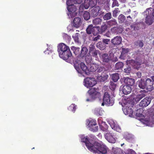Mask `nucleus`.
Here are the masks:
<instances>
[{
    "mask_svg": "<svg viewBox=\"0 0 154 154\" xmlns=\"http://www.w3.org/2000/svg\"><path fill=\"white\" fill-rule=\"evenodd\" d=\"M91 127H89V129L93 132H97L98 130V127L97 125L92 126Z\"/></svg>",
    "mask_w": 154,
    "mask_h": 154,
    "instance_id": "nucleus-43",
    "label": "nucleus"
},
{
    "mask_svg": "<svg viewBox=\"0 0 154 154\" xmlns=\"http://www.w3.org/2000/svg\"><path fill=\"white\" fill-rule=\"evenodd\" d=\"M123 30L122 28L119 26L111 28L110 32L112 34H118L122 33Z\"/></svg>",
    "mask_w": 154,
    "mask_h": 154,
    "instance_id": "nucleus-14",
    "label": "nucleus"
},
{
    "mask_svg": "<svg viewBox=\"0 0 154 154\" xmlns=\"http://www.w3.org/2000/svg\"><path fill=\"white\" fill-rule=\"evenodd\" d=\"M118 19L119 22L120 23H124L125 19V16L122 14H121L118 17Z\"/></svg>",
    "mask_w": 154,
    "mask_h": 154,
    "instance_id": "nucleus-33",
    "label": "nucleus"
},
{
    "mask_svg": "<svg viewBox=\"0 0 154 154\" xmlns=\"http://www.w3.org/2000/svg\"><path fill=\"white\" fill-rule=\"evenodd\" d=\"M120 89H122L123 94L125 95L130 93L132 90L131 87L127 85H125L122 87L121 86Z\"/></svg>",
    "mask_w": 154,
    "mask_h": 154,
    "instance_id": "nucleus-13",
    "label": "nucleus"
},
{
    "mask_svg": "<svg viewBox=\"0 0 154 154\" xmlns=\"http://www.w3.org/2000/svg\"><path fill=\"white\" fill-rule=\"evenodd\" d=\"M99 28V27L94 26L92 32V33L94 35H96L99 33H100Z\"/></svg>",
    "mask_w": 154,
    "mask_h": 154,
    "instance_id": "nucleus-32",
    "label": "nucleus"
},
{
    "mask_svg": "<svg viewBox=\"0 0 154 154\" xmlns=\"http://www.w3.org/2000/svg\"><path fill=\"white\" fill-rule=\"evenodd\" d=\"M145 96V94L138 95L135 97V100L137 102H138Z\"/></svg>",
    "mask_w": 154,
    "mask_h": 154,
    "instance_id": "nucleus-40",
    "label": "nucleus"
},
{
    "mask_svg": "<svg viewBox=\"0 0 154 154\" xmlns=\"http://www.w3.org/2000/svg\"><path fill=\"white\" fill-rule=\"evenodd\" d=\"M97 125L96 121L94 120H91L89 121V122L88 125V127H91L92 126Z\"/></svg>",
    "mask_w": 154,
    "mask_h": 154,
    "instance_id": "nucleus-51",
    "label": "nucleus"
},
{
    "mask_svg": "<svg viewBox=\"0 0 154 154\" xmlns=\"http://www.w3.org/2000/svg\"><path fill=\"white\" fill-rule=\"evenodd\" d=\"M88 136H82L81 137V141L85 143L88 149L91 152L98 154H106L107 153V148L104 145H101L98 142L95 141L93 143L90 142L91 140Z\"/></svg>",
    "mask_w": 154,
    "mask_h": 154,
    "instance_id": "nucleus-1",
    "label": "nucleus"
},
{
    "mask_svg": "<svg viewBox=\"0 0 154 154\" xmlns=\"http://www.w3.org/2000/svg\"><path fill=\"white\" fill-rule=\"evenodd\" d=\"M102 21V20L100 18H97L93 20L92 22L94 25H96L101 24Z\"/></svg>",
    "mask_w": 154,
    "mask_h": 154,
    "instance_id": "nucleus-27",
    "label": "nucleus"
},
{
    "mask_svg": "<svg viewBox=\"0 0 154 154\" xmlns=\"http://www.w3.org/2000/svg\"><path fill=\"white\" fill-rule=\"evenodd\" d=\"M112 1H113L112 6V7H113L116 6H119V3L117 0H112Z\"/></svg>",
    "mask_w": 154,
    "mask_h": 154,
    "instance_id": "nucleus-56",
    "label": "nucleus"
},
{
    "mask_svg": "<svg viewBox=\"0 0 154 154\" xmlns=\"http://www.w3.org/2000/svg\"><path fill=\"white\" fill-rule=\"evenodd\" d=\"M109 87L112 90H114L115 89L116 87V85L114 82L111 81L110 82Z\"/></svg>",
    "mask_w": 154,
    "mask_h": 154,
    "instance_id": "nucleus-47",
    "label": "nucleus"
},
{
    "mask_svg": "<svg viewBox=\"0 0 154 154\" xmlns=\"http://www.w3.org/2000/svg\"><path fill=\"white\" fill-rule=\"evenodd\" d=\"M72 0H67L66 1V4L67 5V8L68 11H71V9H70V8L71 7L72 5H73L72 3Z\"/></svg>",
    "mask_w": 154,
    "mask_h": 154,
    "instance_id": "nucleus-44",
    "label": "nucleus"
},
{
    "mask_svg": "<svg viewBox=\"0 0 154 154\" xmlns=\"http://www.w3.org/2000/svg\"><path fill=\"white\" fill-rule=\"evenodd\" d=\"M88 50L87 47L82 46L80 50L79 57L82 58L84 57L88 54Z\"/></svg>",
    "mask_w": 154,
    "mask_h": 154,
    "instance_id": "nucleus-15",
    "label": "nucleus"
},
{
    "mask_svg": "<svg viewBox=\"0 0 154 154\" xmlns=\"http://www.w3.org/2000/svg\"><path fill=\"white\" fill-rule=\"evenodd\" d=\"M85 60L87 63H90L92 60V58L91 55H87L86 56L84 57Z\"/></svg>",
    "mask_w": 154,
    "mask_h": 154,
    "instance_id": "nucleus-42",
    "label": "nucleus"
},
{
    "mask_svg": "<svg viewBox=\"0 0 154 154\" xmlns=\"http://www.w3.org/2000/svg\"><path fill=\"white\" fill-rule=\"evenodd\" d=\"M151 101V99L150 97H146L140 102V105L143 107H146L149 104Z\"/></svg>",
    "mask_w": 154,
    "mask_h": 154,
    "instance_id": "nucleus-10",
    "label": "nucleus"
},
{
    "mask_svg": "<svg viewBox=\"0 0 154 154\" xmlns=\"http://www.w3.org/2000/svg\"><path fill=\"white\" fill-rule=\"evenodd\" d=\"M107 26L106 24L102 25L100 29V34H102L107 29Z\"/></svg>",
    "mask_w": 154,
    "mask_h": 154,
    "instance_id": "nucleus-31",
    "label": "nucleus"
},
{
    "mask_svg": "<svg viewBox=\"0 0 154 154\" xmlns=\"http://www.w3.org/2000/svg\"><path fill=\"white\" fill-rule=\"evenodd\" d=\"M131 70V67H127L126 68L124 69V72H125L127 74L130 73V72Z\"/></svg>",
    "mask_w": 154,
    "mask_h": 154,
    "instance_id": "nucleus-58",
    "label": "nucleus"
},
{
    "mask_svg": "<svg viewBox=\"0 0 154 154\" xmlns=\"http://www.w3.org/2000/svg\"><path fill=\"white\" fill-rule=\"evenodd\" d=\"M124 82L126 84V85L131 86L134 85L135 80L134 79L127 77L124 79Z\"/></svg>",
    "mask_w": 154,
    "mask_h": 154,
    "instance_id": "nucleus-18",
    "label": "nucleus"
},
{
    "mask_svg": "<svg viewBox=\"0 0 154 154\" xmlns=\"http://www.w3.org/2000/svg\"><path fill=\"white\" fill-rule=\"evenodd\" d=\"M100 57L101 60L103 63H109L112 61L111 57L108 54H103Z\"/></svg>",
    "mask_w": 154,
    "mask_h": 154,
    "instance_id": "nucleus-7",
    "label": "nucleus"
},
{
    "mask_svg": "<svg viewBox=\"0 0 154 154\" xmlns=\"http://www.w3.org/2000/svg\"><path fill=\"white\" fill-rule=\"evenodd\" d=\"M122 40V38L121 37L116 36L111 39V42L112 45L116 46L121 44Z\"/></svg>",
    "mask_w": 154,
    "mask_h": 154,
    "instance_id": "nucleus-12",
    "label": "nucleus"
},
{
    "mask_svg": "<svg viewBox=\"0 0 154 154\" xmlns=\"http://www.w3.org/2000/svg\"><path fill=\"white\" fill-rule=\"evenodd\" d=\"M124 114L126 115H128L129 116L132 117L133 111L132 109L130 107H126V108L124 109L123 110Z\"/></svg>",
    "mask_w": 154,
    "mask_h": 154,
    "instance_id": "nucleus-16",
    "label": "nucleus"
},
{
    "mask_svg": "<svg viewBox=\"0 0 154 154\" xmlns=\"http://www.w3.org/2000/svg\"><path fill=\"white\" fill-rule=\"evenodd\" d=\"M105 137L109 143H114L116 142L115 135L114 133L107 132L105 135Z\"/></svg>",
    "mask_w": 154,
    "mask_h": 154,
    "instance_id": "nucleus-4",
    "label": "nucleus"
},
{
    "mask_svg": "<svg viewBox=\"0 0 154 154\" xmlns=\"http://www.w3.org/2000/svg\"><path fill=\"white\" fill-rule=\"evenodd\" d=\"M100 36L99 35H97L96 37L93 38V40L94 41H97L100 39Z\"/></svg>",
    "mask_w": 154,
    "mask_h": 154,
    "instance_id": "nucleus-60",
    "label": "nucleus"
},
{
    "mask_svg": "<svg viewBox=\"0 0 154 154\" xmlns=\"http://www.w3.org/2000/svg\"><path fill=\"white\" fill-rule=\"evenodd\" d=\"M153 11V10L152 8H150L147 9L145 12L146 16H148L149 15L152 16V15Z\"/></svg>",
    "mask_w": 154,
    "mask_h": 154,
    "instance_id": "nucleus-29",
    "label": "nucleus"
},
{
    "mask_svg": "<svg viewBox=\"0 0 154 154\" xmlns=\"http://www.w3.org/2000/svg\"><path fill=\"white\" fill-rule=\"evenodd\" d=\"M103 14V12L101 10L100 7L98 6L94 7L91 11V16L93 17L100 16Z\"/></svg>",
    "mask_w": 154,
    "mask_h": 154,
    "instance_id": "nucleus-2",
    "label": "nucleus"
},
{
    "mask_svg": "<svg viewBox=\"0 0 154 154\" xmlns=\"http://www.w3.org/2000/svg\"><path fill=\"white\" fill-rule=\"evenodd\" d=\"M99 51L95 50L92 52L90 53V54H91V55L93 57H97L98 54V53Z\"/></svg>",
    "mask_w": 154,
    "mask_h": 154,
    "instance_id": "nucleus-49",
    "label": "nucleus"
},
{
    "mask_svg": "<svg viewBox=\"0 0 154 154\" xmlns=\"http://www.w3.org/2000/svg\"><path fill=\"white\" fill-rule=\"evenodd\" d=\"M79 34L78 33H75L74 35L72 36V38L74 39L75 41V42H77L79 43V38L78 37V35Z\"/></svg>",
    "mask_w": 154,
    "mask_h": 154,
    "instance_id": "nucleus-53",
    "label": "nucleus"
},
{
    "mask_svg": "<svg viewBox=\"0 0 154 154\" xmlns=\"http://www.w3.org/2000/svg\"><path fill=\"white\" fill-rule=\"evenodd\" d=\"M71 49L75 55H78V56H80V50L79 48L72 46L71 47Z\"/></svg>",
    "mask_w": 154,
    "mask_h": 154,
    "instance_id": "nucleus-22",
    "label": "nucleus"
},
{
    "mask_svg": "<svg viewBox=\"0 0 154 154\" xmlns=\"http://www.w3.org/2000/svg\"><path fill=\"white\" fill-rule=\"evenodd\" d=\"M74 67L78 73L81 74H83V72H82V71L81 70V69L80 68L79 65L74 64Z\"/></svg>",
    "mask_w": 154,
    "mask_h": 154,
    "instance_id": "nucleus-50",
    "label": "nucleus"
},
{
    "mask_svg": "<svg viewBox=\"0 0 154 154\" xmlns=\"http://www.w3.org/2000/svg\"><path fill=\"white\" fill-rule=\"evenodd\" d=\"M137 75L138 78H140L142 76L141 73L140 72H138L137 73Z\"/></svg>",
    "mask_w": 154,
    "mask_h": 154,
    "instance_id": "nucleus-64",
    "label": "nucleus"
},
{
    "mask_svg": "<svg viewBox=\"0 0 154 154\" xmlns=\"http://www.w3.org/2000/svg\"><path fill=\"white\" fill-rule=\"evenodd\" d=\"M139 87L142 89H146V80L143 79H141L138 81Z\"/></svg>",
    "mask_w": 154,
    "mask_h": 154,
    "instance_id": "nucleus-20",
    "label": "nucleus"
},
{
    "mask_svg": "<svg viewBox=\"0 0 154 154\" xmlns=\"http://www.w3.org/2000/svg\"><path fill=\"white\" fill-rule=\"evenodd\" d=\"M96 46L100 50H103L105 49L106 45L104 43L99 42L97 43Z\"/></svg>",
    "mask_w": 154,
    "mask_h": 154,
    "instance_id": "nucleus-23",
    "label": "nucleus"
},
{
    "mask_svg": "<svg viewBox=\"0 0 154 154\" xmlns=\"http://www.w3.org/2000/svg\"><path fill=\"white\" fill-rule=\"evenodd\" d=\"M97 88H91L90 90H89L88 91V92L90 96H91V95H92V94H93L94 93V92L97 91Z\"/></svg>",
    "mask_w": 154,
    "mask_h": 154,
    "instance_id": "nucleus-52",
    "label": "nucleus"
},
{
    "mask_svg": "<svg viewBox=\"0 0 154 154\" xmlns=\"http://www.w3.org/2000/svg\"><path fill=\"white\" fill-rule=\"evenodd\" d=\"M59 56L60 57L63 59L67 60L69 58H71L72 56V54L69 48L64 51L63 54H61Z\"/></svg>",
    "mask_w": 154,
    "mask_h": 154,
    "instance_id": "nucleus-8",
    "label": "nucleus"
},
{
    "mask_svg": "<svg viewBox=\"0 0 154 154\" xmlns=\"http://www.w3.org/2000/svg\"><path fill=\"white\" fill-rule=\"evenodd\" d=\"M62 36L63 39L66 40H69L71 39V37L65 33H63L62 34Z\"/></svg>",
    "mask_w": 154,
    "mask_h": 154,
    "instance_id": "nucleus-54",
    "label": "nucleus"
},
{
    "mask_svg": "<svg viewBox=\"0 0 154 154\" xmlns=\"http://www.w3.org/2000/svg\"><path fill=\"white\" fill-rule=\"evenodd\" d=\"M108 76H105L104 77H101V81H106L107 78Z\"/></svg>",
    "mask_w": 154,
    "mask_h": 154,
    "instance_id": "nucleus-62",
    "label": "nucleus"
},
{
    "mask_svg": "<svg viewBox=\"0 0 154 154\" xmlns=\"http://www.w3.org/2000/svg\"><path fill=\"white\" fill-rule=\"evenodd\" d=\"M57 51L59 55L61 54H63V52L67 49H69V47L65 44L61 43L59 44L57 46Z\"/></svg>",
    "mask_w": 154,
    "mask_h": 154,
    "instance_id": "nucleus-5",
    "label": "nucleus"
},
{
    "mask_svg": "<svg viewBox=\"0 0 154 154\" xmlns=\"http://www.w3.org/2000/svg\"><path fill=\"white\" fill-rule=\"evenodd\" d=\"M130 49L128 48H122V50L121 51V54L119 58L123 60H125L126 57L128 56Z\"/></svg>",
    "mask_w": 154,
    "mask_h": 154,
    "instance_id": "nucleus-9",
    "label": "nucleus"
},
{
    "mask_svg": "<svg viewBox=\"0 0 154 154\" xmlns=\"http://www.w3.org/2000/svg\"><path fill=\"white\" fill-rule=\"evenodd\" d=\"M70 9H71V11H71H69V12H70V15H71V14L73 12H75V8L74 5H73L71 6V7L70 8Z\"/></svg>",
    "mask_w": 154,
    "mask_h": 154,
    "instance_id": "nucleus-57",
    "label": "nucleus"
},
{
    "mask_svg": "<svg viewBox=\"0 0 154 154\" xmlns=\"http://www.w3.org/2000/svg\"><path fill=\"white\" fill-rule=\"evenodd\" d=\"M112 17L111 14L110 12L106 14L103 17L104 20H108L111 18Z\"/></svg>",
    "mask_w": 154,
    "mask_h": 154,
    "instance_id": "nucleus-48",
    "label": "nucleus"
},
{
    "mask_svg": "<svg viewBox=\"0 0 154 154\" xmlns=\"http://www.w3.org/2000/svg\"><path fill=\"white\" fill-rule=\"evenodd\" d=\"M100 93L98 91H96L94 93L91 95L90 96L93 99L97 98H99L100 97Z\"/></svg>",
    "mask_w": 154,
    "mask_h": 154,
    "instance_id": "nucleus-37",
    "label": "nucleus"
},
{
    "mask_svg": "<svg viewBox=\"0 0 154 154\" xmlns=\"http://www.w3.org/2000/svg\"><path fill=\"white\" fill-rule=\"evenodd\" d=\"M112 78L113 81L115 82H116L119 79V74L118 73H116L113 74L112 76Z\"/></svg>",
    "mask_w": 154,
    "mask_h": 154,
    "instance_id": "nucleus-34",
    "label": "nucleus"
},
{
    "mask_svg": "<svg viewBox=\"0 0 154 154\" xmlns=\"http://www.w3.org/2000/svg\"><path fill=\"white\" fill-rule=\"evenodd\" d=\"M112 154H124L122 149L120 148H115L112 149Z\"/></svg>",
    "mask_w": 154,
    "mask_h": 154,
    "instance_id": "nucleus-24",
    "label": "nucleus"
},
{
    "mask_svg": "<svg viewBox=\"0 0 154 154\" xmlns=\"http://www.w3.org/2000/svg\"><path fill=\"white\" fill-rule=\"evenodd\" d=\"M110 126L112 129L117 132H120L121 131V128L119 126L115 125L114 124L111 125Z\"/></svg>",
    "mask_w": 154,
    "mask_h": 154,
    "instance_id": "nucleus-36",
    "label": "nucleus"
},
{
    "mask_svg": "<svg viewBox=\"0 0 154 154\" xmlns=\"http://www.w3.org/2000/svg\"><path fill=\"white\" fill-rule=\"evenodd\" d=\"M76 105L74 104H72L68 108V109L70 111H72L73 112H74L76 109Z\"/></svg>",
    "mask_w": 154,
    "mask_h": 154,
    "instance_id": "nucleus-38",
    "label": "nucleus"
},
{
    "mask_svg": "<svg viewBox=\"0 0 154 154\" xmlns=\"http://www.w3.org/2000/svg\"><path fill=\"white\" fill-rule=\"evenodd\" d=\"M123 66V63L122 62H118L115 65V68L116 69H119L122 68Z\"/></svg>",
    "mask_w": 154,
    "mask_h": 154,
    "instance_id": "nucleus-39",
    "label": "nucleus"
},
{
    "mask_svg": "<svg viewBox=\"0 0 154 154\" xmlns=\"http://www.w3.org/2000/svg\"><path fill=\"white\" fill-rule=\"evenodd\" d=\"M108 25L110 26L116 25L117 24L116 20L115 19H112L107 22Z\"/></svg>",
    "mask_w": 154,
    "mask_h": 154,
    "instance_id": "nucleus-35",
    "label": "nucleus"
},
{
    "mask_svg": "<svg viewBox=\"0 0 154 154\" xmlns=\"http://www.w3.org/2000/svg\"><path fill=\"white\" fill-rule=\"evenodd\" d=\"M146 90L149 91H151L154 90L153 83L152 80L149 78L146 79Z\"/></svg>",
    "mask_w": 154,
    "mask_h": 154,
    "instance_id": "nucleus-6",
    "label": "nucleus"
},
{
    "mask_svg": "<svg viewBox=\"0 0 154 154\" xmlns=\"http://www.w3.org/2000/svg\"><path fill=\"white\" fill-rule=\"evenodd\" d=\"M120 11L119 10L118 8H116L112 11V15L114 17H116L117 16V14H119Z\"/></svg>",
    "mask_w": 154,
    "mask_h": 154,
    "instance_id": "nucleus-45",
    "label": "nucleus"
},
{
    "mask_svg": "<svg viewBox=\"0 0 154 154\" xmlns=\"http://www.w3.org/2000/svg\"><path fill=\"white\" fill-rule=\"evenodd\" d=\"M96 50L94 44H91L89 46V53Z\"/></svg>",
    "mask_w": 154,
    "mask_h": 154,
    "instance_id": "nucleus-55",
    "label": "nucleus"
},
{
    "mask_svg": "<svg viewBox=\"0 0 154 154\" xmlns=\"http://www.w3.org/2000/svg\"><path fill=\"white\" fill-rule=\"evenodd\" d=\"M145 96V94L138 95L135 97V100L137 102H138Z\"/></svg>",
    "mask_w": 154,
    "mask_h": 154,
    "instance_id": "nucleus-41",
    "label": "nucleus"
},
{
    "mask_svg": "<svg viewBox=\"0 0 154 154\" xmlns=\"http://www.w3.org/2000/svg\"><path fill=\"white\" fill-rule=\"evenodd\" d=\"M84 5L85 8L87 9L90 6L93 7L94 4L92 0H85Z\"/></svg>",
    "mask_w": 154,
    "mask_h": 154,
    "instance_id": "nucleus-19",
    "label": "nucleus"
},
{
    "mask_svg": "<svg viewBox=\"0 0 154 154\" xmlns=\"http://www.w3.org/2000/svg\"><path fill=\"white\" fill-rule=\"evenodd\" d=\"M89 137H90L91 138V140H94V139H95V136L93 135V134H90L89 135Z\"/></svg>",
    "mask_w": 154,
    "mask_h": 154,
    "instance_id": "nucleus-63",
    "label": "nucleus"
},
{
    "mask_svg": "<svg viewBox=\"0 0 154 154\" xmlns=\"http://www.w3.org/2000/svg\"><path fill=\"white\" fill-rule=\"evenodd\" d=\"M94 27V26H93L92 24L88 25L86 29V32L87 34L90 35L92 33V29H93Z\"/></svg>",
    "mask_w": 154,
    "mask_h": 154,
    "instance_id": "nucleus-28",
    "label": "nucleus"
},
{
    "mask_svg": "<svg viewBox=\"0 0 154 154\" xmlns=\"http://www.w3.org/2000/svg\"><path fill=\"white\" fill-rule=\"evenodd\" d=\"M128 154H136L135 152L132 149H130L128 150Z\"/></svg>",
    "mask_w": 154,
    "mask_h": 154,
    "instance_id": "nucleus-61",
    "label": "nucleus"
},
{
    "mask_svg": "<svg viewBox=\"0 0 154 154\" xmlns=\"http://www.w3.org/2000/svg\"><path fill=\"white\" fill-rule=\"evenodd\" d=\"M100 126L101 129L103 131H105L107 129L108 126L105 122H103Z\"/></svg>",
    "mask_w": 154,
    "mask_h": 154,
    "instance_id": "nucleus-30",
    "label": "nucleus"
},
{
    "mask_svg": "<svg viewBox=\"0 0 154 154\" xmlns=\"http://www.w3.org/2000/svg\"><path fill=\"white\" fill-rule=\"evenodd\" d=\"M134 45L136 46L142 48L144 45L143 40H138L134 42Z\"/></svg>",
    "mask_w": 154,
    "mask_h": 154,
    "instance_id": "nucleus-25",
    "label": "nucleus"
},
{
    "mask_svg": "<svg viewBox=\"0 0 154 154\" xmlns=\"http://www.w3.org/2000/svg\"><path fill=\"white\" fill-rule=\"evenodd\" d=\"M83 16L84 19L86 20L89 19L90 17L89 13L86 11L85 12Z\"/></svg>",
    "mask_w": 154,
    "mask_h": 154,
    "instance_id": "nucleus-46",
    "label": "nucleus"
},
{
    "mask_svg": "<svg viewBox=\"0 0 154 154\" xmlns=\"http://www.w3.org/2000/svg\"><path fill=\"white\" fill-rule=\"evenodd\" d=\"M84 81L85 85L87 88L92 87L97 83L95 79L93 78H86Z\"/></svg>",
    "mask_w": 154,
    "mask_h": 154,
    "instance_id": "nucleus-3",
    "label": "nucleus"
},
{
    "mask_svg": "<svg viewBox=\"0 0 154 154\" xmlns=\"http://www.w3.org/2000/svg\"><path fill=\"white\" fill-rule=\"evenodd\" d=\"M103 101L105 104L109 105H112V102H111L110 100V96L108 92H106L104 93L103 98Z\"/></svg>",
    "mask_w": 154,
    "mask_h": 154,
    "instance_id": "nucleus-11",
    "label": "nucleus"
},
{
    "mask_svg": "<svg viewBox=\"0 0 154 154\" xmlns=\"http://www.w3.org/2000/svg\"><path fill=\"white\" fill-rule=\"evenodd\" d=\"M154 19L152 16H146L145 18V22L149 25H151L153 22Z\"/></svg>",
    "mask_w": 154,
    "mask_h": 154,
    "instance_id": "nucleus-21",
    "label": "nucleus"
},
{
    "mask_svg": "<svg viewBox=\"0 0 154 154\" xmlns=\"http://www.w3.org/2000/svg\"><path fill=\"white\" fill-rule=\"evenodd\" d=\"M73 25L76 28H78L82 24V21L80 18L79 17H75L73 20Z\"/></svg>",
    "mask_w": 154,
    "mask_h": 154,
    "instance_id": "nucleus-17",
    "label": "nucleus"
},
{
    "mask_svg": "<svg viewBox=\"0 0 154 154\" xmlns=\"http://www.w3.org/2000/svg\"><path fill=\"white\" fill-rule=\"evenodd\" d=\"M110 41V39H103V43L106 44H108V42Z\"/></svg>",
    "mask_w": 154,
    "mask_h": 154,
    "instance_id": "nucleus-59",
    "label": "nucleus"
},
{
    "mask_svg": "<svg viewBox=\"0 0 154 154\" xmlns=\"http://www.w3.org/2000/svg\"><path fill=\"white\" fill-rule=\"evenodd\" d=\"M80 66L83 73H85V74H87V71L88 70H87V68L85 64L82 62L80 64Z\"/></svg>",
    "mask_w": 154,
    "mask_h": 154,
    "instance_id": "nucleus-26",
    "label": "nucleus"
}]
</instances>
